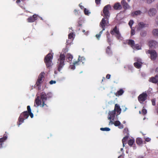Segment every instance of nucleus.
I'll use <instances>...</instances> for the list:
<instances>
[{
    "label": "nucleus",
    "mask_w": 158,
    "mask_h": 158,
    "mask_svg": "<svg viewBox=\"0 0 158 158\" xmlns=\"http://www.w3.org/2000/svg\"><path fill=\"white\" fill-rule=\"evenodd\" d=\"M101 0H95V2L96 4L98 5L100 3Z\"/></svg>",
    "instance_id": "obj_47"
},
{
    "label": "nucleus",
    "mask_w": 158,
    "mask_h": 158,
    "mask_svg": "<svg viewBox=\"0 0 158 158\" xmlns=\"http://www.w3.org/2000/svg\"><path fill=\"white\" fill-rule=\"evenodd\" d=\"M74 12H77V10H75L74 11Z\"/></svg>",
    "instance_id": "obj_62"
},
{
    "label": "nucleus",
    "mask_w": 158,
    "mask_h": 158,
    "mask_svg": "<svg viewBox=\"0 0 158 158\" xmlns=\"http://www.w3.org/2000/svg\"><path fill=\"white\" fill-rule=\"evenodd\" d=\"M156 72H158V68H157L156 69Z\"/></svg>",
    "instance_id": "obj_57"
},
{
    "label": "nucleus",
    "mask_w": 158,
    "mask_h": 158,
    "mask_svg": "<svg viewBox=\"0 0 158 158\" xmlns=\"http://www.w3.org/2000/svg\"><path fill=\"white\" fill-rule=\"evenodd\" d=\"M133 23H134V22H133V20H130V21L129 22L128 24H129V26H130V27H131V28L132 27V25L133 24Z\"/></svg>",
    "instance_id": "obj_40"
},
{
    "label": "nucleus",
    "mask_w": 158,
    "mask_h": 158,
    "mask_svg": "<svg viewBox=\"0 0 158 158\" xmlns=\"http://www.w3.org/2000/svg\"><path fill=\"white\" fill-rule=\"evenodd\" d=\"M68 41H69V40H67V42H67V44H70V43H69V42Z\"/></svg>",
    "instance_id": "obj_58"
},
{
    "label": "nucleus",
    "mask_w": 158,
    "mask_h": 158,
    "mask_svg": "<svg viewBox=\"0 0 158 158\" xmlns=\"http://www.w3.org/2000/svg\"><path fill=\"white\" fill-rule=\"evenodd\" d=\"M136 142L137 144L139 145H140L143 143V141L141 139L137 138L136 140Z\"/></svg>",
    "instance_id": "obj_27"
},
{
    "label": "nucleus",
    "mask_w": 158,
    "mask_h": 158,
    "mask_svg": "<svg viewBox=\"0 0 158 158\" xmlns=\"http://www.w3.org/2000/svg\"><path fill=\"white\" fill-rule=\"evenodd\" d=\"M106 52L108 54L111 53V52L110 50V46H108L106 49Z\"/></svg>",
    "instance_id": "obj_32"
},
{
    "label": "nucleus",
    "mask_w": 158,
    "mask_h": 158,
    "mask_svg": "<svg viewBox=\"0 0 158 158\" xmlns=\"http://www.w3.org/2000/svg\"><path fill=\"white\" fill-rule=\"evenodd\" d=\"M79 6H80V8L82 9H83L84 8V7L83 6L79 4Z\"/></svg>",
    "instance_id": "obj_55"
},
{
    "label": "nucleus",
    "mask_w": 158,
    "mask_h": 158,
    "mask_svg": "<svg viewBox=\"0 0 158 158\" xmlns=\"http://www.w3.org/2000/svg\"><path fill=\"white\" fill-rule=\"evenodd\" d=\"M106 38L107 39L110 38V33L108 31L106 32Z\"/></svg>",
    "instance_id": "obj_46"
},
{
    "label": "nucleus",
    "mask_w": 158,
    "mask_h": 158,
    "mask_svg": "<svg viewBox=\"0 0 158 158\" xmlns=\"http://www.w3.org/2000/svg\"><path fill=\"white\" fill-rule=\"evenodd\" d=\"M147 113V110L145 109H143L142 110V113L143 115H145Z\"/></svg>",
    "instance_id": "obj_41"
},
{
    "label": "nucleus",
    "mask_w": 158,
    "mask_h": 158,
    "mask_svg": "<svg viewBox=\"0 0 158 158\" xmlns=\"http://www.w3.org/2000/svg\"><path fill=\"white\" fill-rule=\"evenodd\" d=\"M112 123L115 126H118L120 124V122L118 120L115 121L114 123L113 122Z\"/></svg>",
    "instance_id": "obj_35"
},
{
    "label": "nucleus",
    "mask_w": 158,
    "mask_h": 158,
    "mask_svg": "<svg viewBox=\"0 0 158 158\" xmlns=\"http://www.w3.org/2000/svg\"><path fill=\"white\" fill-rule=\"evenodd\" d=\"M155 0H147V2L148 4H150L152 2L154 1Z\"/></svg>",
    "instance_id": "obj_44"
},
{
    "label": "nucleus",
    "mask_w": 158,
    "mask_h": 158,
    "mask_svg": "<svg viewBox=\"0 0 158 158\" xmlns=\"http://www.w3.org/2000/svg\"><path fill=\"white\" fill-rule=\"evenodd\" d=\"M109 25V22L108 19H106V18H105V17L103 18L100 23V27H101L102 29H103V30H105V27Z\"/></svg>",
    "instance_id": "obj_8"
},
{
    "label": "nucleus",
    "mask_w": 158,
    "mask_h": 158,
    "mask_svg": "<svg viewBox=\"0 0 158 158\" xmlns=\"http://www.w3.org/2000/svg\"><path fill=\"white\" fill-rule=\"evenodd\" d=\"M114 110H115L116 112V111L118 114H120L121 112V109L120 108V106L117 104H115L114 106Z\"/></svg>",
    "instance_id": "obj_17"
},
{
    "label": "nucleus",
    "mask_w": 158,
    "mask_h": 158,
    "mask_svg": "<svg viewBox=\"0 0 158 158\" xmlns=\"http://www.w3.org/2000/svg\"><path fill=\"white\" fill-rule=\"evenodd\" d=\"M65 59V56L64 54H60L58 59L57 67V70L60 72L65 65L64 61Z\"/></svg>",
    "instance_id": "obj_3"
},
{
    "label": "nucleus",
    "mask_w": 158,
    "mask_h": 158,
    "mask_svg": "<svg viewBox=\"0 0 158 158\" xmlns=\"http://www.w3.org/2000/svg\"><path fill=\"white\" fill-rule=\"evenodd\" d=\"M118 126L119 128L120 129H122L123 128V124H121V123L120 125H119Z\"/></svg>",
    "instance_id": "obj_50"
},
{
    "label": "nucleus",
    "mask_w": 158,
    "mask_h": 158,
    "mask_svg": "<svg viewBox=\"0 0 158 158\" xmlns=\"http://www.w3.org/2000/svg\"><path fill=\"white\" fill-rule=\"evenodd\" d=\"M82 32H85V30H82Z\"/></svg>",
    "instance_id": "obj_63"
},
{
    "label": "nucleus",
    "mask_w": 158,
    "mask_h": 158,
    "mask_svg": "<svg viewBox=\"0 0 158 158\" xmlns=\"http://www.w3.org/2000/svg\"><path fill=\"white\" fill-rule=\"evenodd\" d=\"M142 62L138 63V62H136L134 63V65L135 67L137 69H140L142 64Z\"/></svg>",
    "instance_id": "obj_23"
},
{
    "label": "nucleus",
    "mask_w": 158,
    "mask_h": 158,
    "mask_svg": "<svg viewBox=\"0 0 158 158\" xmlns=\"http://www.w3.org/2000/svg\"><path fill=\"white\" fill-rule=\"evenodd\" d=\"M111 6L110 5H107L104 8L103 12L104 15L103 16L106 19H108L110 17L109 10L110 9Z\"/></svg>",
    "instance_id": "obj_7"
},
{
    "label": "nucleus",
    "mask_w": 158,
    "mask_h": 158,
    "mask_svg": "<svg viewBox=\"0 0 158 158\" xmlns=\"http://www.w3.org/2000/svg\"><path fill=\"white\" fill-rule=\"evenodd\" d=\"M101 36L99 34H97L96 35V37L98 38V40H99V38Z\"/></svg>",
    "instance_id": "obj_52"
},
{
    "label": "nucleus",
    "mask_w": 158,
    "mask_h": 158,
    "mask_svg": "<svg viewBox=\"0 0 158 158\" xmlns=\"http://www.w3.org/2000/svg\"><path fill=\"white\" fill-rule=\"evenodd\" d=\"M110 74H107L106 75V78L107 79H109L110 78Z\"/></svg>",
    "instance_id": "obj_51"
},
{
    "label": "nucleus",
    "mask_w": 158,
    "mask_h": 158,
    "mask_svg": "<svg viewBox=\"0 0 158 158\" xmlns=\"http://www.w3.org/2000/svg\"><path fill=\"white\" fill-rule=\"evenodd\" d=\"M82 25V21L80 20L78 22V24L77 25V27H81Z\"/></svg>",
    "instance_id": "obj_42"
},
{
    "label": "nucleus",
    "mask_w": 158,
    "mask_h": 158,
    "mask_svg": "<svg viewBox=\"0 0 158 158\" xmlns=\"http://www.w3.org/2000/svg\"><path fill=\"white\" fill-rule=\"evenodd\" d=\"M151 139L149 138H147L145 140L147 142H149L150 140Z\"/></svg>",
    "instance_id": "obj_53"
},
{
    "label": "nucleus",
    "mask_w": 158,
    "mask_h": 158,
    "mask_svg": "<svg viewBox=\"0 0 158 158\" xmlns=\"http://www.w3.org/2000/svg\"><path fill=\"white\" fill-rule=\"evenodd\" d=\"M84 12L85 14L86 15H88L90 13V12H89V10L86 8L84 9Z\"/></svg>",
    "instance_id": "obj_37"
},
{
    "label": "nucleus",
    "mask_w": 158,
    "mask_h": 158,
    "mask_svg": "<svg viewBox=\"0 0 158 158\" xmlns=\"http://www.w3.org/2000/svg\"><path fill=\"white\" fill-rule=\"evenodd\" d=\"M141 47L139 46L138 44H135V46L134 48V49L135 48L137 50H139L140 49Z\"/></svg>",
    "instance_id": "obj_38"
},
{
    "label": "nucleus",
    "mask_w": 158,
    "mask_h": 158,
    "mask_svg": "<svg viewBox=\"0 0 158 158\" xmlns=\"http://www.w3.org/2000/svg\"><path fill=\"white\" fill-rule=\"evenodd\" d=\"M114 8L116 10H120L122 8V6L119 3H116L113 6Z\"/></svg>",
    "instance_id": "obj_18"
},
{
    "label": "nucleus",
    "mask_w": 158,
    "mask_h": 158,
    "mask_svg": "<svg viewBox=\"0 0 158 158\" xmlns=\"http://www.w3.org/2000/svg\"><path fill=\"white\" fill-rule=\"evenodd\" d=\"M156 19H157V21L156 22L157 25H158V16L156 17Z\"/></svg>",
    "instance_id": "obj_56"
},
{
    "label": "nucleus",
    "mask_w": 158,
    "mask_h": 158,
    "mask_svg": "<svg viewBox=\"0 0 158 158\" xmlns=\"http://www.w3.org/2000/svg\"><path fill=\"white\" fill-rule=\"evenodd\" d=\"M140 34L141 36L144 37L146 35V32L145 31H141Z\"/></svg>",
    "instance_id": "obj_31"
},
{
    "label": "nucleus",
    "mask_w": 158,
    "mask_h": 158,
    "mask_svg": "<svg viewBox=\"0 0 158 158\" xmlns=\"http://www.w3.org/2000/svg\"><path fill=\"white\" fill-rule=\"evenodd\" d=\"M156 98H154L151 100L152 105L153 106H155L156 105Z\"/></svg>",
    "instance_id": "obj_39"
},
{
    "label": "nucleus",
    "mask_w": 158,
    "mask_h": 158,
    "mask_svg": "<svg viewBox=\"0 0 158 158\" xmlns=\"http://www.w3.org/2000/svg\"><path fill=\"white\" fill-rule=\"evenodd\" d=\"M116 112L115 110H113L111 111H110L109 113V115L110 116L108 117V119L110 120V122H112L111 119H114L115 118Z\"/></svg>",
    "instance_id": "obj_14"
},
{
    "label": "nucleus",
    "mask_w": 158,
    "mask_h": 158,
    "mask_svg": "<svg viewBox=\"0 0 158 158\" xmlns=\"http://www.w3.org/2000/svg\"><path fill=\"white\" fill-rule=\"evenodd\" d=\"M128 41V44L130 45L132 48H134L135 44L134 41L132 40H129Z\"/></svg>",
    "instance_id": "obj_21"
},
{
    "label": "nucleus",
    "mask_w": 158,
    "mask_h": 158,
    "mask_svg": "<svg viewBox=\"0 0 158 158\" xmlns=\"http://www.w3.org/2000/svg\"><path fill=\"white\" fill-rule=\"evenodd\" d=\"M126 110H127V108L126 107V108H125V109H124V110H123V111L124 112H125Z\"/></svg>",
    "instance_id": "obj_59"
},
{
    "label": "nucleus",
    "mask_w": 158,
    "mask_h": 158,
    "mask_svg": "<svg viewBox=\"0 0 158 158\" xmlns=\"http://www.w3.org/2000/svg\"><path fill=\"white\" fill-rule=\"evenodd\" d=\"M149 81L153 83H157L158 82V75H156L155 77L150 78Z\"/></svg>",
    "instance_id": "obj_16"
},
{
    "label": "nucleus",
    "mask_w": 158,
    "mask_h": 158,
    "mask_svg": "<svg viewBox=\"0 0 158 158\" xmlns=\"http://www.w3.org/2000/svg\"><path fill=\"white\" fill-rule=\"evenodd\" d=\"M104 30H103V29H102V30L100 31L99 32V34L101 36V35L102 34V32H103V31Z\"/></svg>",
    "instance_id": "obj_54"
},
{
    "label": "nucleus",
    "mask_w": 158,
    "mask_h": 158,
    "mask_svg": "<svg viewBox=\"0 0 158 158\" xmlns=\"http://www.w3.org/2000/svg\"><path fill=\"white\" fill-rule=\"evenodd\" d=\"M148 24H145L143 22H140L139 23L137 29L138 31H139L144 27H148Z\"/></svg>",
    "instance_id": "obj_12"
},
{
    "label": "nucleus",
    "mask_w": 158,
    "mask_h": 158,
    "mask_svg": "<svg viewBox=\"0 0 158 158\" xmlns=\"http://www.w3.org/2000/svg\"><path fill=\"white\" fill-rule=\"evenodd\" d=\"M44 72H42L39 75L37 81L36 82V85L38 87L39 89H41L40 84L42 83L44 78Z\"/></svg>",
    "instance_id": "obj_5"
},
{
    "label": "nucleus",
    "mask_w": 158,
    "mask_h": 158,
    "mask_svg": "<svg viewBox=\"0 0 158 158\" xmlns=\"http://www.w3.org/2000/svg\"><path fill=\"white\" fill-rule=\"evenodd\" d=\"M156 8L158 10V3L156 4Z\"/></svg>",
    "instance_id": "obj_60"
},
{
    "label": "nucleus",
    "mask_w": 158,
    "mask_h": 158,
    "mask_svg": "<svg viewBox=\"0 0 158 158\" xmlns=\"http://www.w3.org/2000/svg\"><path fill=\"white\" fill-rule=\"evenodd\" d=\"M124 90L122 89H121L116 93L115 94L116 96L121 95L124 93Z\"/></svg>",
    "instance_id": "obj_25"
},
{
    "label": "nucleus",
    "mask_w": 158,
    "mask_h": 158,
    "mask_svg": "<svg viewBox=\"0 0 158 158\" xmlns=\"http://www.w3.org/2000/svg\"><path fill=\"white\" fill-rule=\"evenodd\" d=\"M156 110H157V113L158 114V107H157V109H156Z\"/></svg>",
    "instance_id": "obj_61"
},
{
    "label": "nucleus",
    "mask_w": 158,
    "mask_h": 158,
    "mask_svg": "<svg viewBox=\"0 0 158 158\" xmlns=\"http://www.w3.org/2000/svg\"><path fill=\"white\" fill-rule=\"evenodd\" d=\"M147 93L145 92H143L138 97V100L140 103H142L147 99Z\"/></svg>",
    "instance_id": "obj_9"
},
{
    "label": "nucleus",
    "mask_w": 158,
    "mask_h": 158,
    "mask_svg": "<svg viewBox=\"0 0 158 158\" xmlns=\"http://www.w3.org/2000/svg\"><path fill=\"white\" fill-rule=\"evenodd\" d=\"M83 59H84V57H81L80 56H79L77 60L74 61L73 62L72 64L70 65V68L72 69H75V66L78 65L79 64L80 62H82V60Z\"/></svg>",
    "instance_id": "obj_10"
},
{
    "label": "nucleus",
    "mask_w": 158,
    "mask_h": 158,
    "mask_svg": "<svg viewBox=\"0 0 158 158\" xmlns=\"http://www.w3.org/2000/svg\"><path fill=\"white\" fill-rule=\"evenodd\" d=\"M37 19V15L34 14L32 16H31L29 17L27 19V21L28 22L32 23L35 22Z\"/></svg>",
    "instance_id": "obj_13"
},
{
    "label": "nucleus",
    "mask_w": 158,
    "mask_h": 158,
    "mask_svg": "<svg viewBox=\"0 0 158 158\" xmlns=\"http://www.w3.org/2000/svg\"><path fill=\"white\" fill-rule=\"evenodd\" d=\"M66 57L67 59L68 60V62H72L73 57V56L70 53H67L66 55Z\"/></svg>",
    "instance_id": "obj_22"
},
{
    "label": "nucleus",
    "mask_w": 158,
    "mask_h": 158,
    "mask_svg": "<svg viewBox=\"0 0 158 158\" xmlns=\"http://www.w3.org/2000/svg\"><path fill=\"white\" fill-rule=\"evenodd\" d=\"M123 132L124 134H126L127 135H129L128 130L127 128H124Z\"/></svg>",
    "instance_id": "obj_34"
},
{
    "label": "nucleus",
    "mask_w": 158,
    "mask_h": 158,
    "mask_svg": "<svg viewBox=\"0 0 158 158\" xmlns=\"http://www.w3.org/2000/svg\"><path fill=\"white\" fill-rule=\"evenodd\" d=\"M157 44V43L154 40L150 41L149 42V46L151 48H155Z\"/></svg>",
    "instance_id": "obj_19"
},
{
    "label": "nucleus",
    "mask_w": 158,
    "mask_h": 158,
    "mask_svg": "<svg viewBox=\"0 0 158 158\" xmlns=\"http://www.w3.org/2000/svg\"><path fill=\"white\" fill-rule=\"evenodd\" d=\"M157 12L156 9L154 8H151L148 11V14L150 16H153L155 15Z\"/></svg>",
    "instance_id": "obj_15"
},
{
    "label": "nucleus",
    "mask_w": 158,
    "mask_h": 158,
    "mask_svg": "<svg viewBox=\"0 0 158 158\" xmlns=\"http://www.w3.org/2000/svg\"><path fill=\"white\" fill-rule=\"evenodd\" d=\"M135 140L133 139H131L128 142V144L129 146H131L134 143Z\"/></svg>",
    "instance_id": "obj_28"
},
{
    "label": "nucleus",
    "mask_w": 158,
    "mask_h": 158,
    "mask_svg": "<svg viewBox=\"0 0 158 158\" xmlns=\"http://www.w3.org/2000/svg\"><path fill=\"white\" fill-rule=\"evenodd\" d=\"M121 156H118V158H121Z\"/></svg>",
    "instance_id": "obj_64"
},
{
    "label": "nucleus",
    "mask_w": 158,
    "mask_h": 158,
    "mask_svg": "<svg viewBox=\"0 0 158 158\" xmlns=\"http://www.w3.org/2000/svg\"><path fill=\"white\" fill-rule=\"evenodd\" d=\"M100 129L102 131H109L110 130V129L108 127L101 128Z\"/></svg>",
    "instance_id": "obj_36"
},
{
    "label": "nucleus",
    "mask_w": 158,
    "mask_h": 158,
    "mask_svg": "<svg viewBox=\"0 0 158 158\" xmlns=\"http://www.w3.org/2000/svg\"><path fill=\"white\" fill-rule=\"evenodd\" d=\"M52 94L51 93H48L46 94L44 92H42L40 96H37L35 98V103L36 104L37 106H40L41 107H44L45 106H47L46 104L45 103L48 98L52 97Z\"/></svg>",
    "instance_id": "obj_1"
},
{
    "label": "nucleus",
    "mask_w": 158,
    "mask_h": 158,
    "mask_svg": "<svg viewBox=\"0 0 158 158\" xmlns=\"http://www.w3.org/2000/svg\"><path fill=\"white\" fill-rule=\"evenodd\" d=\"M27 111L22 113L19 118L18 122H17V125L19 127L23 122L25 119H27L28 118L29 115H30L31 118L33 117L34 115L31 112L30 106H28L27 107Z\"/></svg>",
    "instance_id": "obj_2"
},
{
    "label": "nucleus",
    "mask_w": 158,
    "mask_h": 158,
    "mask_svg": "<svg viewBox=\"0 0 158 158\" xmlns=\"http://www.w3.org/2000/svg\"><path fill=\"white\" fill-rule=\"evenodd\" d=\"M52 59L53 55L51 53L48 54L44 59V62L46 67L49 69H50L53 65L52 61Z\"/></svg>",
    "instance_id": "obj_4"
},
{
    "label": "nucleus",
    "mask_w": 158,
    "mask_h": 158,
    "mask_svg": "<svg viewBox=\"0 0 158 158\" xmlns=\"http://www.w3.org/2000/svg\"><path fill=\"white\" fill-rule=\"evenodd\" d=\"M153 34L156 36H158V29H156L153 31Z\"/></svg>",
    "instance_id": "obj_33"
},
{
    "label": "nucleus",
    "mask_w": 158,
    "mask_h": 158,
    "mask_svg": "<svg viewBox=\"0 0 158 158\" xmlns=\"http://www.w3.org/2000/svg\"><path fill=\"white\" fill-rule=\"evenodd\" d=\"M128 137H129V135H126L125 137H123V138L122 139V143H123V147L124 146L125 144H126V141H127V139L128 138Z\"/></svg>",
    "instance_id": "obj_26"
},
{
    "label": "nucleus",
    "mask_w": 158,
    "mask_h": 158,
    "mask_svg": "<svg viewBox=\"0 0 158 158\" xmlns=\"http://www.w3.org/2000/svg\"><path fill=\"white\" fill-rule=\"evenodd\" d=\"M68 39L72 41L73 39V32L70 33L68 35Z\"/></svg>",
    "instance_id": "obj_29"
},
{
    "label": "nucleus",
    "mask_w": 158,
    "mask_h": 158,
    "mask_svg": "<svg viewBox=\"0 0 158 158\" xmlns=\"http://www.w3.org/2000/svg\"><path fill=\"white\" fill-rule=\"evenodd\" d=\"M141 13V12L140 10H137L135 11L132 13V15L133 16H134V15H140Z\"/></svg>",
    "instance_id": "obj_30"
},
{
    "label": "nucleus",
    "mask_w": 158,
    "mask_h": 158,
    "mask_svg": "<svg viewBox=\"0 0 158 158\" xmlns=\"http://www.w3.org/2000/svg\"><path fill=\"white\" fill-rule=\"evenodd\" d=\"M148 52L150 54V58L152 60H155L157 56L156 52L154 50H148Z\"/></svg>",
    "instance_id": "obj_11"
},
{
    "label": "nucleus",
    "mask_w": 158,
    "mask_h": 158,
    "mask_svg": "<svg viewBox=\"0 0 158 158\" xmlns=\"http://www.w3.org/2000/svg\"><path fill=\"white\" fill-rule=\"evenodd\" d=\"M131 35H133L135 34V31L134 30H131Z\"/></svg>",
    "instance_id": "obj_45"
},
{
    "label": "nucleus",
    "mask_w": 158,
    "mask_h": 158,
    "mask_svg": "<svg viewBox=\"0 0 158 158\" xmlns=\"http://www.w3.org/2000/svg\"><path fill=\"white\" fill-rule=\"evenodd\" d=\"M135 59H136V60L137 61V62H138V63L142 62L141 60L140 59L137 58H135Z\"/></svg>",
    "instance_id": "obj_49"
},
{
    "label": "nucleus",
    "mask_w": 158,
    "mask_h": 158,
    "mask_svg": "<svg viewBox=\"0 0 158 158\" xmlns=\"http://www.w3.org/2000/svg\"><path fill=\"white\" fill-rule=\"evenodd\" d=\"M110 33L112 35H115L118 39H119L121 37V35L119 29L118 28L117 26H115L112 30H111Z\"/></svg>",
    "instance_id": "obj_6"
},
{
    "label": "nucleus",
    "mask_w": 158,
    "mask_h": 158,
    "mask_svg": "<svg viewBox=\"0 0 158 158\" xmlns=\"http://www.w3.org/2000/svg\"><path fill=\"white\" fill-rule=\"evenodd\" d=\"M107 42L110 45L111 44V40L110 39V38H109L108 39H107Z\"/></svg>",
    "instance_id": "obj_43"
},
{
    "label": "nucleus",
    "mask_w": 158,
    "mask_h": 158,
    "mask_svg": "<svg viewBox=\"0 0 158 158\" xmlns=\"http://www.w3.org/2000/svg\"><path fill=\"white\" fill-rule=\"evenodd\" d=\"M56 83V81H55L51 80L49 82V83L51 85H52V84H55Z\"/></svg>",
    "instance_id": "obj_48"
},
{
    "label": "nucleus",
    "mask_w": 158,
    "mask_h": 158,
    "mask_svg": "<svg viewBox=\"0 0 158 158\" xmlns=\"http://www.w3.org/2000/svg\"><path fill=\"white\" fill-rule=\"evenodd\" d=\"M121 3L125 9H127L129 7V5L125 0H122L121 2Z\"/></svg>",
    "instance_id": "obj_20"
},
{
    "label": "nucleus",
    "mask_w": 158,
    "mask_h": 158,
    "mask_svg": "<svg viewBox=\"0 0 158 158\" xmlns=\"http://www.w3.org/2000/svg\"><path fill=\"white\" fill-rule=\"evenodd\" d=\"M7 134H4L3 137L0 139V142L1 143H2V144L3 143V142L7 139Z\"/></svg>",
    "instance_id": "obj_24"
}]
</instances>
